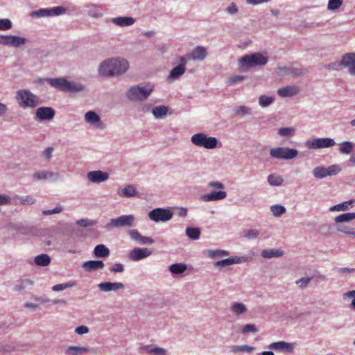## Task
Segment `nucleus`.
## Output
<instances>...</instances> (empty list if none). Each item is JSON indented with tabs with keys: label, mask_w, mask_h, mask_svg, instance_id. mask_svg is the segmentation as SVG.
I'll return each instance as SVG.
<instances>
[{
	"label": "nucleus",
	"mask_w": 355,
	"mask_h": 355,
	"mask_svg": "<svg viewBox=\"0 0 355 355\" xmlns=\"http://www.w3.org/2000/svg\"><path fill=\"white\" fill-rule=\"evenodd\" d=\"M340 168L338 165H331L329 167L318 166L313 171V174L316 178H324L338 173Z\"/></svg>",
	"instance_id": "obj_11"
},
{
	"label": "nucleus",
	"mask_w": 355,
	"mask_h": 355,
	"mask_svg": "<svg viewBox=\"0 0 355 355\" xmlns=\"http://www.w3.org/2000/svg\"><path fill=\"white\" fill-rule=\"evenodd\" d=\"M299 91V88L297 86L291 85L279 89L277 94L282 97L293 96L297 94Z\"/></svg>",
	"instance_id": "obj_20"
},
{
	"label": "nucleus",
	"mask_w": 355,
	"mask_h": 355,
	"mask_svg": "<svg viewBox=\"0 0 355 355\" xmlns=\"http://www.w3.org/2000/svg\"><path fill=\"white\" fill-rule=\"evenodd\" d=\"M75 332L78 334L82 335L89 332V328L86 326H79L76 328Z\"/></svg>",
	"instance_id": "obj_60"
},
{
	"label": "nucleus",
	"mask_w": 355,
	"mask_h": 355,
	"mask_svg": "<svg viewBox=\"0 0 355 355\" xmlns=\"http://www.w3.org/2000/svg\"><path fill=\"white\" fill-rule=\"evenodd\" d=\"M336 229L338 231L343 232L346 234L355 236V229L347 227L343 224H338L336 226Z\"/></svg>",
	"instance_id": "obj_43"
},
{
	"label": "nucleus",
	"mask_w": 355,
	"mask_h": 355,
	"mask_svg": "<svg viewBox=\"0 0 355 355\" xmlns=\"http://www.w3.org/2000/svg\"><path fill=\"white\" fill-rule=\"evenodd\" d=\"M245 79V77L243 76H234L232 77H230L227 80V83L229 84H234L238 82H241Z\"/></svg>",
	"instance_id": "obj_58"
},
{
	"label": "nucleus",
	"mask_w": 355,
	"mask_h": 355,
	"mask_svg": "<svg viewBox=\"0 0 355 355\" xmlns=\"http://www.w3.org/2000/svg\"><path fill=\"white\" fill-rule=\"evenodd\" d=\"M355 144L350 141H345L340 144L339 150L343 154H349L352 152Z\"/></svg>",
	"instance_id": "obj_37"
},
{
	"label": "nucleus",
	"mask_w": 355,
	"mask_h": 355,
	"mask_svg": "<svg viewBox=\"0 0 355 355\" xmlns=\"http://www.w3.org/2000/svg\"><path fill=\"white\" fill-rule=\"evenodd\" d=\"M47 82L53 87L64 92H80L83 89L80 84L67 81L64 78H49Z\"/></svg>",
	"instance_id": "obj_5"
},
{
	"label": "nucleus",
	"mask_w": 355,
	"mask_h": 355,
	"mask_svg": "<svg viewBox=\"0 0 355 355\" xmlns=\"http://www.w3.org/2000/svg\"><path fill=\"white\" fill-rule=\"evenodd\" d=\"M98 288L102 291L108 292L122 289L124 285L120 282H103L98 284Z\"/></svg>",
	"instance_id": "obj_19"
},
{
	"label": "nucleus",
	"mask_w": 355,
	"mask_h": 355,
	"mask_svg": "<svg viewBox=\"0 0 355 355\" xmlns=\"http://www.w3.org/2000/svg\"><path fill=\"white\" fill-rule=\"evenodd\" d=\"M209 254L210 257L214 258L217 257L227 256L229 254V252L225 250H212L209 252Z\"/></svg>",
	"instance_id": "obj_53"
},
{
	"label": "nucleus",
	"mask_w": 355,
	"mask_h": 355,
	"mask_svg": "<svg viewBox=\"0 0 355 355\" xmlns=\"http://www.w3.org/2000/svg\"><path fill=\"white\" fill-rule=\"evenodd\" d=\"M54 177L57 178L58 174L46 171H39L33 175V178L36 180H47Z\"/></svg>",
	"instance_id": "obj_34"
},
{
	"label": "nucleus",
	"mask_w": 355,
	"mask_h": 355,
	"mask_svg": "<svg viewBox=\"0 0 355 355\" xmlns=\"http://www.w3.org/2000/svg\"><path fill=\"white\" fill-rule=\"evenodd\" d=\"M151 254L152 251L146 248H136L130 251L129 259L132 261H137L150 256Z\"/></svg>",
	"instance_id": "obj_15"
},
{
	"label": "nucleus",
	"mask_w": 355,
	"mask_h": 355,
	"mask_svg": "<svg viewBox=\"0 0 355 355\" xmlns=\"http://www.w3.org/2000/svg\"><path fill=\"white\" fill-rule=\"evenodd\" d=\"M169 270L173 274H180L187 270V266L184 263H175L170 266Z\"/></svg>",
	"instance_id": "obj_40"
},
{
	"label": "nucleus",
	"mask_w": 355,
	"mask_h": 355,
	"mask_svg": "<svg viewBox=\"0 0 355 355\" xmlns=\"http://www.w3.org/2000/svg\"><path fill=\"white\" fill-rule=\"evenodd\" d=\"M135 217L133 215H123L113 218L106 225L107 229L120 227H131L133 225Z\"/></svg>",
	"instance_id": "obj_10"
},
{
	"label": "nucleus",
	"mask_w": 355,
	"mask_h": 355,
	"mask_svg": "<svg viewBox=\"0 0 355 355\" xmlns=\"http://www.w3.org/2000/svg\"><path fill=\"white\" fill-rule=\"evenodd\" d=\"M270 155L272 157L276 159H291L297 155V150L293 148L278 147L271 148Z\"/></svg>",
	"instance_id": "obj_8"
},
{
	"label": "nucleus",
	"mask_w": 355,
	"mask_h": 355,
	"mask_svg": "<svg viewBox=\"0 0 355 355\" xmlns=\"http://www.w3.org/2000/svg\"><path fill=\"white\" fill-rule=\"evenodd\" d=\"M153 89V86L150 83L133 86L128 91L127 96L131 101H144L150 96Z\"/></svg>",
	"instance_id": "obj_2"
},
{
	"label": "nucleus",
	"mask_w": 355,
	"mask_h": 355,
	"mask_svg": "<svg viewBox=\"0 0 355 355\" xmlns=\"http://www.w3.org/2000/svg\"><path fill=\"white\" fill-rule=\"evenodd\" d=\"M94 254L96 257H107L110 254V250L103 244L97 245L94 250Z\"/></svg>",
	"instance_id": "obj_25"
},
{
	"label": "nucleus",
	"mask_w": 355,
	"mask_h": 355,
	"mask_svg": "<svg viewBox=\"0 0 355 355\" xmlns=\"http://www.w3.org/2000/svg\"><path fill=\"white\" fill-rule=\"evenodd\" d=\"M26 42V40L21 37L0 35V44L1 45L18 47L24 45Z\"/></svg>",
	"instance_id": "obj_13"
},
{
	"label": "nucleus",
	"mask_w": 355,
	"mask_h": 355,
	"mask_svg": "<svg viewBox=\"0 0 355 355\" xmlns=\"http://www.w3.org/2000/svg\"><path fill=\"white\" fill-rule=\"evenodd\" d=\"M311 278H301L296 282V284L300 286V287H305L309 283Z\"/></svg>",
	"instance_id": "obj_62"
},
{
	"label": "nucleus",
	"mask_w": 355,
	"mask_h": 355,
	"mask_svg": "<svg viewBox=\"0 0 355 355\" xmlns=\"http://www.w3.org/2000/svg\"><path fill=\"white\" fill-rule=\"evenodd\" d=\"M191 142L200 147H204L207 149H213L217 146L218 140L216 137H207L204 133H198L193 135L191 138Z\"/></svg>",
	"instance_id": "obj_6"
},
{
	"label": "nucleus",
	"mask_w": 355,
	"mask_h": 355,
	"mask_svg": "<svg viewBox=\"0 0 355 355\" xmlns=\"http://www.w3.org/2000/svg\"><path fill=\"white\" fill-rule=\"evenodd\" d=\"M353 219H355V213H345L336 216L334 220L338 224H342V223L349 222Z\"/></svg>",
	"instance_id": "obj_32"
},
{
	"label": "nucleus",
	"mask_w": 355,
	"mask_h": 355,
	"mask_svg": "<svg viewBox=\"0 0 355 355\" xmlns=\"http://www.w3.org/2000/svg\"><path fill=\"white\" fill-rule=\"evenodd\" d=\"M34 261L37 266H46L50 263L51 258L46 254H42L35 257Z\"/></svg>",
	"instance_id": "obj_31"
},
{
	"label": "nucleus",
	"mask_w": 355,
	"mask_h": 355,
	"mask_svg": "<svg viewBox=\"0 0 355 355\" xmlns=\"http://www.w3.org/2000/svg\"><path fill=\"white\" fill-rule=\"evenodd\" d=\"M259 234V232L257 230H248L244 231V236L248 239H254Z\"/></svg>",
	"instance_id": "obj_51"
},
{
	"label": "nucleus",
	"mask_w": 355,
	"mask_h": 355,
	"mask_svg": "<svg viewBox=\"0 0 355 355\" xmlns=\"http://www.w3.org/2000/svg\"><path fill=\"white\" fill-rule=\"evenodd\" d=\"M85 119L87 123L92 125H96L97 127H100L101 125L99 116L93 111L87 112L85 115Z\"/></svg>",
	"instance_id": "obj_23"
},
{
	"label": "nucleus",
	"mask_w": 355,
	"mask_h": 355,
	"mask_svg": "<svg viewBox=\"0 0 355 355\" xmlns=\"http://www.w3.org/2000/svg\"><path fill=\"white\" fill-rule=\"evenodd\" d=\"M62 211V207L61 206H58L53 209L44 210L42 211L43 215H51L54 214L60 213Z\"/></svg>",
	"instance_id": "obj_57"
},
{
	"label": "nucleus",
	"mask_w": 355,
	"mask_h": 355,
	"mask_svg": "<svg viewBox=\"0 0 355 355\" xmlns=\"http://www.w3.org/2000/svg\"><path fill=\"white\" fill-rule=\"evenodd\" d=\"M124 270V266L121 263H115L111 268V271L114 272H122Z\"/></svg>",
	"instance_id": "obj_61"
},
{
	"label": "nucleus",
	"mask_w": 355,
	"mask_h": 355,
	"mask_svg": "<svg viewBox=\"0 0 355 355\" xmlns=\"http://www.w3.org/2000/svg\"><path fill=\"white\" fill-rule=\"evenodd\" d=\"M75 286V282H68L65 284H56L52 287L53 291H60L66 288Z\"/></svg>",
	"instance_id": "obj_47"
},
{
	"label": "nucleus",
	"mask_w": 355,
	"mask_h": 355,
	"mask_svg": "<svg viewBox=\"0 0 355 355\" xmlns=\"http://www.w3.org/2000/svg\"><path fill=\"white\" fill-rule=\"evenodd\" d=\"M87 8L89 9L88 14L92 17H100L103 16V7L94 4H88Z\"/></svg>",
	"instance_id": "obj_28"
},
{
	"label": "nucleus",
	"mask_w": 355,
	"mask_h": 355,
	"mask_svg": "<svg viewBox=\"0 0 355 355\" xmlns=\"http://www.w3.org/2000/svg\"><path fill=\"white\" fill-rule=\"evenodd\" d=\"M353 204H354V201L353 200L346 201V202H344L343 203H340V204H338V205H334L333 207H331L329 208V210L331 211H345V210H347L349 209V207L350 206H352Z\"/></svg>",
	"instance_id": "obj_36"
},
{
	"label": "nucleus",
	"mask_w": 355,
	"mask_h": 355,
	"mask_svg": "<svg viewBox=\"0 0 355 355\" xmlns=\"http://www.w3.org/2000/svg\"><path fill=\"white\" fill-rule=\"evenodd\" d=\"M144 349L150 355H166V349L162 347H144Z\"/></svg>",
	"instance_id": "obj_39"
},
{
	"label": "nucleus",
	"mask_w": 355,
	"mask_h": 355,
	"mask_svg": "<svg viewBox=\"0 0 355 355\" xmlns=\"http://www.w3.org/2000/svg\"><path fill=\"white\" fill-rule=\"evenodd\" d=\"M269 348L272 349H281L286 352H292L293 349V347L291 343L284 341L273 343L270 345Z\"/></svg>",
	"instance_id": "obj_24"
},
{
	"label": "nucleus",
	"mask_w": 355,
	"mask_h": 355,
	"mask_svg": "<svg viewBox=\"0 0 355 355\" xmlns=\"http://www.w3.org/2000/svg\"><path fill=\"white\" fill-rule=\"evenodd\" d=\"M65 12V8L62 7H54L52 8H42L31 13L32 17H42L57 16Z\"/></svg>",
	"instance_id": "obj_14"
},
{
	"label": "nucleus",
	"mask_w": 355,
	"mask_h": 355,
	"mask_svg": "<svg viewBox=\"0 0 355 355\" xmlns=\"http://www.w3.org/2000/svg\"><path fill=\"white\" fill-rule=\"evenodd\" d=\"M87 352H89V349L85 347L71 346L67 349V352L72 355H78Z\"/></svg>",
	"instance_id": "obj_42"
},
{
	"label": "nucleus",
	"mask_w": 355,
	"mask_h": 355,
	"mask_svg": "<svg viewBox=\"0 0 355 355\" xmlns=\"http://www.w3.org/2000/svg\"><path fill=\"white\" fill-rule=\"evenodd\" d=\"M129 235L132 239L137 241V242H139L140 238H141V234L138 232L137 230H130Z\"/></svg>",
	"instance_id": "obj_56"
},
{
	"label": "nucleus",
	"mask_w": 355,
	"mask_h": 355,
	"mask_svg": "<svg viewBox=\"0 0 355 355\" xmlns=\"http://www.w3.org/2000/svg\"><path fill=\"white\" fill-rule=\"evenodd\" d=\"M12 28V22L8 19H0V31H8Z\"/></svg>",
	"instance_id": "obj_48"
},
{
	"label": "nucleus",
	"mask_w": 355,
	"mask_h": 355,
	"mask_svg": "<svg viewBox=\"0 0 355 355\" xmlns=\"http://www.w3.org/2000/svg\"><path fill=\"white\" fill-rule=\"evenodd\" d=\"M268 60V58L266 55L256 53L243 55L240 60V63L242 67L250 68L265 65Z\"/></svg>",
	"instance_id": "obj_4"
},
{
	"label": "nucleus",
	"mask_w": 355,
	"mask_h": 355,
	"mask_svg": "<svg viewBox=\"0 0 355 355\" xmlns=\"http://www.w3.org/2000/svg\"><path fill=\"white\" fill-rule=\"evenodd\" d=\"M186 234L191 239H198L200 234V230L198 227H189L186 229Z\"/></svg>",
	"instance_id": "obj_41"
},
{
	"label": "nucleus",
	"mask_w": 355,
	"mask_h": 355,
	"mask_svg": "<svg viewBox=\"0 0 355 355\" xmlns=\"http://www.w3.org/2000/svg\"><path fill=\"white\" fill-rule=\"evenodd\" d=\"M112 22L119 26H127L134 24L135 19L129 17H119L112 19Z\"/></svg>",
	"instance_id": "obj_26"
},
{
	"label": "nucleus",
	"mask_w": 355,
	"mask_h": 355,
	"mask_svg": "<svg viewBox=\"0 0 355 355\" xmlns=\"http://www.w3.org/2000/svg\"><path fill=\"white\" fill-rule=\"evenodd\" d=\"M96 222L89 219H80L76 221V224L80 227H87L96 225Z\"/></svg>",
	"instance_id": "obj_49"
},
{
	"label": "nucleus",
	"mask_w": 355,
	"mask_h": 355,
	"mask_svg": "<svg viewBox=\"0 0 355 355\" xmlns=\"http://www.w3.org/2000/svg\"><path fill=\"white\" fill-rule=\"evenodd\" d=\"M108 174L101 171H92L87 173V178L89 181L94 183H100L108 179Z\"/></svg>",
	"instance_id": "obj_17"
},
{
	"label": "nucleus",
	"mask_w": 355,
	"mask_h": 355,
	"mask_svg": "<svg viewBox=\"0 0 355 355\" xmlns=\"http://www.w3.org/2000/svg\"><path fill=\"white\" fill-rule=\"evenodd\" d=\"M259 104L266 107L271 104L273 101V98L272 97L266 96H261L259 99Z\"/></svg>",
	"instance_id": "obj_50"
},
{
	"label": "nucleus",
	"mask_w": 355,
	"mask_h": 355,
	"mask_svg": "<svg viewBox=\"0 0 355 355\" xmlns=\"http://www.w3.org/2000/svg\"><path fill=\"white\" fill-rule=\"evenodd\" d=\"M168 109L165 106H157L153 108V113L156 117L162 116L166 114Z\"/></svg>",
	"instance_id": "obj_45"
},
{
	"label": "nucleus",
	"mask_w": 355,
	"mask_h": 355,
	"mask_svg": "<svg viewBox=\"0 0 355 355\" xmlns=\"http://www.w3.org/2000/svg\"><path fill=\"white\" fill-rule=\"evenodd\" d=\"M293 133V129L291 128H282L279 129L278 134L282 137L291 135Z\"/></svg>",
	"instance_id": "obj_54"
},
{
	"label": "nucleus",
	"mask_w": 355,
	"mask_h": 355,
	"mask_svg": "<svg viewBox=\"0 0 355 355\" xmlns=\"http://www.w3.org/2000/svg\"><path fill=\"white\" fill-rule=\"evenodd\" d=\"M173 213L168 209L156 208L148 213V217L155 222H166L172 218Z\"/></svg>",
	"instance_id": "obj_9"
},
{
	"label": "nucleus",
	"mask_w": 355,
	"mask_h": 355,
	"mask_svg": "<svg viewBox=\"0 0 355 355\" xmlns=\"http://www.w3.org/2000/svg\"><path fill=\"white\" fill-rule=\"evenodd\" d=\"M241 331L243 334H248L250 332L256 333L257 331V329L254 324H245L242 327Z\"/></svg>",
	"instance_id": "obj_52"
},
{
	"label": "nucleus",
	"mask_w": 355,
	"mask_h": 355,
	"mask_svg": "<svg viewBox=\"0 0 355 355\" xmlns=\"http://www.w3.org/2000/svg\"><path fill=\"white\" fill-rule=\"evenodd\" d=\"M340 66L347 68L349 73L355 76V53L344 55L340 62L329 64L328 69L338 70Z\"/></svg>",
	"instance_id": "obj_7"
},
{
	"label": "nucleus",
	"mask_w": 355,
	"mask_h": 355,
	"mask_svg": "<svg viewBox=\"0 0 355 355\" xmlns=\"http://www.w3.org/2000/svg\"><path fill=\"white\" fill-rule=\"evenodd\" d=\"M20 201L23 205H31L35 203V199L31 196L20 198Z\"/></svg>",
	"instance_id": "obj_55"
},
{
	"label": "nucleus",
	"mask_w": 355,
	"mask_h": 355,
	"mask_svg": "<svg viewBox=\"0 0 355 355\" xmlns=\"http://www.w3.org/2000/svg\"><path fill=\"white\" fill-rule=\"evenodd\" d=\"M336 142L330 138H318L307 141L306 146L309 149H318L334 146Z\"/></svg>",
	"instance_id": "obj_12"
},
{
	"label": "nucleus",
	"mask_w": 355,
	"mask_h": 355,
	"mask_svg": "<svg viewBox=\"0 0 355 355\" xmlns=\"http://www.w3.org/2000/svg\"><path fill=\"white\" fill-rule=\"evenodd\" d=\"M343 0H329L327 8L330 10L338 9L343 4Z\"/></svg>",
	"instance_id": "obj_46"
},
{
	"label": "nucleus",
	"mask_w": 355,
	"mask_h": 355,
	"mask_svg": "<svg viewBox=\"0 0 355 355\" xmlns=\"http://www.w3.org/2000/svg\"><path fill=\"white\" fill-rule=\"evenodd\" d=\"M83 268L86 271L91 272L104 268V263L100 260H91L83 263Z\"/></svg>",
	"instance_id": "obj_21"
},
{
	"label": "nucleus",
	"mask_w": 355,
	"mask_h": 355,
	"mask_svg": "<svg viewBox=\"0 0 355 355\" xmlns=\"http://www.w3.org/2000/svg\"><path fill=\"white\" fill-rule=\"evenodd\" d=\"M184 72L185 67H184V64H179L171 70L168 79L170 81L175 80L181 76Z\"/></svg>",
	"instance_id": "obj_27"
},
{
	"label": "nucleus",
	"mask_w": 355,
	"mask_h": 355,
	"mask_svg": "<svg viewBox=\"0 0 355 355\" xmlns=\"http://www.w3.org/2000/svg\"><path fill=\"white\" fill-rule=\"evenodd\" d=\"M227 12L231 15L235 14L237 12V7L236 5L234 3H232L227 8Z\"/></svg>",
	"instance_id": "obj_64"
},
{
	"label": "nucleus",
	"mask_w": 355,
	"mask_h": 355,
	"mask_svg": "<svg viewBox=\"0 0 355 355\" xmlns=\"http://www.w3.org/2000/svg\"><path fill=\"white\" fill-rule=\"evenodd\" d=\"M235 112L236 114H250V109L245 106H240L235 110Z\"/></svg>",
	"instance_id": "obj_59"
},
{
	"label": "nucleus",
	"mask_w": 355,
	"mask_h": 355,
	"mask_svg": "<svg viewBox=\"0 0 355 355\" xmlns=\"http://www.w3.org/2000/svg\"><path fill=\"white\" fill-rule=\"evenodd\" d=\"M129 67L123 58H112L105 60L99 67L98 72L103 76H114L125 73Z\"/></svg>",
	"instance_id": "obj_1"
},
{
	"label": "nucleus",
	"mask_w": 355,
	"mask_h": 355,
	"mask_svg": "<svg viewBox=\"0 0 355 355\" xmlns=\"http://www.w3.org/2000/svg\"><path fill=\"white\" fill-rule=\"evenodd\" d=\"M241 262V259L239 257H232V258H228L225 259H223L218 261H216L214 263L215 266H230L234 263H238Z\"/></svg>",
	"instance_id": "obj_35"
},
{
	"label": "nucleus",
	"mask_w": 355,
	"mask_h": 355,
	"mask_svg": "<svg viewBox=\"0 0 355 355\" xmlns=\"http://www.w3.org/2000/svg\"><path fill=\"white\" fill-rule=\"evenodd\" d=\"M345 296L354 298L352 301L351 306L355 309V290L345 293Z\"/></svg>",
	"instance_id": "obj_63"
},
{
	"label": "nucleus",
	"mask_w": 355,
	"mask_h": 355,
	"mask_svg": "<svg viewBox=\"0 0 355 355\" xmlns=\"http://www.w3.org/2000/svg\"><path fill=\"white\" fill-rule=\"evenodd\" d=\"M227 196V193L223 191H214L211 193L202 196V199L204 201H216L223 200Z\"/></svg>",
	"instance_id": "obj_22"
},
{
	"label": "nucleus",
	"mask_w": 355,
	"mask_h": 355,
	"mask_svg": "<svg viewBox=\"0 0 355 355\" xmlns=\"http://www.w3.org/2000/svg\"><path fill=\"white\" fill-rule=\"evenodd\" d=\"M283 255V251L281 250H263L261 252V256L264 258L279 257Z\"/></svg>",
	"instance_id": "obj_33"
},
{
	"label": "nucleus",
	"mask_w": 355,
	"mask_h": 355,
	"mask_svg": "<svg viewBox=\"0 0 355 355\" xmlns=\"http://www.w3.org/2000/svg\"><path fill=\"white\" fill-rule=\"evenodd\" d=\"M270 210L275 216H280L286 212V209L282 205H275L271 207Z\"/></svg>",
	"instance_id": "obj_44"
},
{
	"label": "nucleus",
	"mask_w": 355,
	"mask_h": 355,
	"mask_svg": "<svg viewBox=\"0 0 355 355\" xmlns=\"http://www.w3.org/2000/svg\"><path fill=\"white\" fill-rule=\"evenodd\" d=\"M55 115V111L50 107H42L36 110L35 118L40 120H51Z\"/></svg>",
	"instance_id": "obj_16"
},
{
	"label": "nucleus",
	"mask_w": 355,
	"mask_h": 355,
	"mask_svg": "<svg viewBox=\"0 0 355 355\" xmlns=\"http://www.w3.org/2000/svg\"><path fill=\"white\" fill-rule=\"evenodd\" d=\"M230 310L234 315L239 316L246 312L247 307L241 302H234L232 304Z\"/></svg>",
	"instance_id": "obj_29"
},
{
	"label": "nucleus",
	"mask_w": 355,
	"mask_h": 355,
	"mask_svg": "<svg viewBox=\"0 0 355 355\" xmlns=\"http://www.w3.org/2000/svg\"><path fill=\"white\" fill-rule=\"evenodd\" d=\"M119 194L121 196L123 197H133L137 195V192L136 191V188L132 184L127 185L124 189L121 190V192H119Z\"/></svg>",
	"instance_id": "obj_30"
},
{
	"label": "nucleus",
	"mask_w": 355,
	"mask_h": 355,
	"mask_svg": "<svg viewBox=\"0 0 355 355\" xmlns=\"http://www.w3.org/2000/svg\"><path fill=\"white\" fill-rule=\"evenodd\" d=\"M207 55V50L205 47L198 46L191 52V54L187 55L188 58L193 60H203Z\"/></svg>",
	"instance_id": "obj_18"
},
{
	"label": "nucleus",
	"mask_w": 355,
	"mask_h": 355,
	"mask_svg": "<svg viewBox=\"0 0 355 355\" xmlns=\"http://www.w3.org/2000/svg\"><path fill=\"white\" fill-rule=\"evenodd\" d=\"M15 98L18 105L24 108H35L39 104L38 97L27 89L17 91Z\"/></svg>",
	"instance_id": "obj_3"
},
{
	"label": "nucleus",
	"mask_w": 355,
	"mask_h": 355,
	"mask_svg": "<svg viewBox=\"0 0 355 355\" xmlns=\"http://www.w3.org/2000/svg\"><path fill=\"white\" fill-rule=\"evenodd\" d=\"M268 181L272 186H279L283 183L282 178L276 174H270L268 177Z\"/></svg>",
	"instance_id": "obj_38"
}]
</instances>
